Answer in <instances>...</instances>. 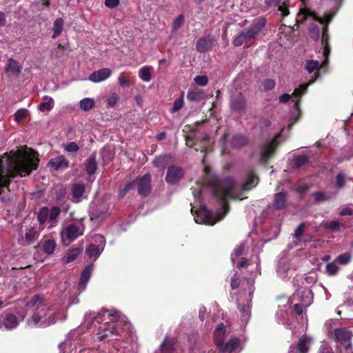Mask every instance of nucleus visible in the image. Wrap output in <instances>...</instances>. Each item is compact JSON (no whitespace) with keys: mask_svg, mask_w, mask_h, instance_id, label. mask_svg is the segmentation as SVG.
<instances>
[{"mask_svg":"<svg viewBox=\"0 0 353 353\" xmlns=\"http://www.w3.org/2000/svg\"><path fill=\"white\" fill-rule=\"evenodd\" d=\"M109 322L105 323L102 329L103 334L99 336V341H102L105 339L111 336H118L121 335V327L123 323L117 321L119 313L115 311H111L109 313Z\"/></svg>","mask_w":353,"mask_h":353,"instance_id":"7ed1b4c3","label":"nucleus"},{"mask_svg":"<svg viewBox=\"0 0 353 353\" xmlns=\"http://www.w3.org/2000/svg\"><path fill=\"white\" fill-rule=\"evenodd\" d=\"M241 285V279L240 277L237 276V274L235 273L234 276L231 279V287L233 290H236L239 288Z\"/></svg>","mask_w":353,"mask_h":353,"instance_id":"e2e57ef3","label":"nucleus"},{"mask_svg":"<svg viewBox=\"0 0 353 353\" xmlns=\"http://www.w3.org/2000/svg\"><path fill=\"white\" fill-rule=\"evenodd\" d=\"M304 68L309 74H312V72H314V74L311 77L308 82L301 84L299 88H307L308 86L317 79L319 70L321 68V65L318 61L308 60L306 61Z\"/></svg>","mask_w":353,"mask_h":353,"instance_id":"0eeeda50","label":"nucleus"},{"mask_svg":"<svg viewBox=\"0 0 353 353\" xmlns=\"http://www.w3.org/2000/svg\"><path fill=\"white\" fill-rule=\"evenodd\" d=\"M210 185L212 188L213 195L220 199L222 203L223 213L217 214V219L211 225L216 221H219L229 212L230 205L228 199H242L241 192L236 193L237 184L232 177L218 178L214 177L209 181Z\"/></svg>","mask_w":353,"mask_h":353,"instance_id":"f03ea898","label":"nucleus"},{"mask_svg":"<svg viewBox=\"0 0 353 353\" xmlns=\"http://www.w3.org/2000/svg\"><path fill=\"white\" fill-rule=\"evenodd\" d=\"M6 74L11 78H16L19 76L21 72V68L13 59H9L5 69Z\"/></svg>","mask_w":353,"mask_h":353,"instance_id":"a211bd4d","label":"nucleus"},{"mask_svg":"<svg viewBox=\"0 0 353 353\" xmlns=\"http://www.w3.org/2000/svg\"><path fill=\"white\" fill-rule=\"evenodd\" d=\"M84 228L83 224L80 222L72 223L65 226L63 235L67 240L72 242L79 236L83 235Z\"/></svg>","mask_w":353,"mask_h":353,"instance_id":"39448f33","label":"nucleus"},{"mask_svg":"<svg viewBox=\"0 0 353 353\" xmlns=\"http://www.w3.org/2000/svg\"><path fill=\"white\" fill-rule=\"evenodd\" d=\"M194 81L195 82V83L197 85L203 87V86L207 85L208 82V79L205 75H203V76H196V77H194Z\"/></svg>","mask_w":353,"mask_h":353,"instance_id":"5fc2aeb1","label":"nucleus"},{"mask_svg":"<svg viewBox=\"0 0 353 353\" xmlns=\"http://www.w3.org/2000/svg\"><path fill=\"white\" fill-rule=\"evenodd\" d=\"M313 195L315 201L321 202L327 199L325 193L323 192H315Z\"/></svg>","mask_w":353,"mask_h":353,"instance_id":"0e129e2a","label":"nucleus"},{"mask_svg":"<svg viewBox=\"0 0 353 353\" xmlns=\"http://www.w3.org/2000/svg\"><path fill=\"white\" fill-rule=\"evenodd\" d=\"M81 250L80 248H72L70 249L65 257L63 258V261L65 264H68L77 259L78 256L80 254Z\"/></svg>","mask_w":353,"mask_h":353,"instance_id":"7c9ffc66","label":"nucleus"},{"mask_svg":"<svg viewBox=\"0 0 353 353\" xmlns=\"http://www.w3.org/2000/svg\"><path fill=\"white\" fill-rule=\"evenodd\" d=\"M266 21L264 18L260 17L255 19L252 23L245 30L250 38L254 39L264 28Z\"/></svg>","mask_w":353,"mask_h":353,"instance_id":"f8f14e48","label":"nucleus"},{"mask_svg":"<svg viewBox=\"0 0 353 353\" xmlns=\"http://www.w3.org/2000/svg\"><path fill=\"white\" fill-rule=\"evenodd\" d=\"M252 39L249 36V34L245 30L240 32L239 34L234 37L232 41V43L234 46L239 47L243 45V43L245 41H248Z\"/></svg>","mask_w":353,"mask_h":353,"instance_id":"c756f323","label":"nucleus"},{"mask_svg":"<svg viewBox=\"0 0 353 353\" xmlns=\"http://www.w3.org/2000/svg\"><path fill=\"white\" fill-rule=\"evenodd\" d=\"M287 204V193L285 192H279L276 193L272 202V208L275 210H283L286 208Z\"/></svg>","mask_w":353,"mask_h":353,"instance_id":"6ab92c4d","label":"nucleus"},{"mask_svg":"<svg viewBox=\"0 0 353 353\" xmlns=\"http://www.w3.org/2000/svg\"><path fill=\"white\" fill-rule=\"evenodd\" d=\"M85 171L91 176L95 173L97 170V161L96 159V153L94 152L90 155L85 161Z\"/></svg>","mask_w":353,"mask_h":353,"instance_id":"5701e85b","label":"nucleus"},{"mask_svg":"<svg viewBox=\"0 0 353 353\" xmlns=\"http://www.w3.org/2000/svg\"><path fill=\"white\" fill-rule=\"evenodd\" d=\"M259 181V178L256 174L255 172L251 170L249 172L247 180H245V183L241 185L240 191H236V193H241L243 194V192L249 191L254 187H255Z\"/></svg>","mask_w":353,"mask_h":353,"instance_id":"dca6fc26","label":"nucleus"},{"mask_svg":"<svg viewBox=\"0 0 353 353\" xmlns=\"http://www.w3.org/2000/svg\"><path fill=\"white\" fill-rule=\"evenodd\" d=\"M235 92L232 94L230 105L232 109L236 112H241L245 107V100L242 95L241 92Z\"/></svg>","mask_w":353,"mask_h":353,"instance_id":"ddd939ff","label":"nucleus"},{"mask_svg":"<svg viewBox=\"0 0 353 353\" xmlns=\"http://www.w3.org/2000/svg\"><path fill=\"white\" fill-rule=\"evenodd\" d=\"M213 340L216 346L219 348L224 343L225 334H213Z\"/></svg>","mask_w":353,"mask_h":353,"instance_id":"864d4df0","label":"nucleus"},{"mask_svg":"<svg viewBox=\"0 0 353 353\" xmlns=\"http://www.w3.org/2000/svg\"><path fill=\"white\" fill-rule=\"evenodd\" d=\"M352 260V255L350 252H346L338 256L334 261L339 264L345 265L349 264Z\"/></svg>","mask_w":353,"mask_h":353,"instance_id":"c03bdc74","label":"nucleus"},{"mask_svg":"<svg viewBox=\"0 0 353 353\" xmlns=\"http://www.w3.org/2000/svg\"><path fill=\"white\" fill-rule=\"evenodd\" d=\"M111 73L112 72L109 68H102L92 72L90 75L89 79L93 82H100L108 78Z\"/></svg>","mask_w":353,"mask_h":353,"instance_id":"4be33fe9","label":"nucleus"},{"mask_svg":"<svg viewBox=\"0 0 353 353\" xmlns=\"http://www.w3.org/2000/svg\"><path fill=\"white\" fill-rule=\"evenodd\" d=\"M352 336V331L345 327L336 328L332 334L333 339L341 343L351 341Z\"/></svg>","mask_w":353,"mask_h":353,"instance_id":"2eb2a0df","label":"nucleus"},{"mask_svg":"<svg viewBox=\"0 0 353 353\" xmlns=\"http://www.w3.org/2000/svg\"><path fill=\"white\" fill-rule=\"evenodd\" d=\"M239 345V340L236 338L232 339L225 344L221 345L219 348V352L221 353H230Z\"/></svg>","mask_w":353,"mask_h":353,"instance_id":"393cba45","label":"nucleus"},{"mask_svg":"<svg viewBox=\"0 0 353 353\" xmlns=\"http://www.w3.org/2000/svg\"><path fill=\"white\" fill-rule=\"evenodd\" d=\"M54 106L53 102L42 101L39 105V110L41 112L50 111Z\"/></svg>","mask_w":353,"mask_h":353,"instance_id":"13d9d810","label":"nucleus"},{"mask_svg":"<svg viewBox=\"0 0 353 353\" xmlns=\"http://www.w3.org/2000/svg\"><path fill=\"white\" fill-rule=\"evenodd\" d=\"M46 315V312L45 310L42 309L37 312L33 313L32 316L29 320V323H32L33 325H37L42 319L43 316Z\"/></svg>","mask_w":353,"mask_h":353,"instance_id":"79ce46f5","label":"nucleus"},{"mask_svg":"<svg viewBox=\"0 0 353 353\" xmlns=\"http://www.w3.org/2000/svg\"><path fill=\"white\" fill-rule=\"evenodd\" d=\"M188 99L192 101H201L205 98V94L202 90H192L188 93Z\"/></svg>","mask_w":353,"mask_h":353,"instance_id":"2f4dec72","label":"nucleus"},{"mask_svg":"<svg viewBox=\"0 0 353 353\" xmlns=\"http://www.w3.org/2000/svg\"><path fill=\"white\" fill-rule=\"evenodd\" d=\"M184 105V92H181V96L174 100L173 106L170 109L172 113L178 112Z\"/></svg>","mask_w":353,"mask_h":353,"instance_id":"49530a36","label":"nucleus"},{"mask_svg":"<svg viewBox=\"0 0 353 353\" xmlns=\"http://www.w3.org/2000/svg\"><path fill=\"white\" fill-rule=\"evenodd\" d=\"M318 353H334L331 347L327 345H322L319 349Z\"/></svg>","mask_w":353,"mask_h":353,"instance_id":"774afa93","label":"nucleus"},{"mask_svg":"<svg viewBox=\"0 0 353 353\" xmlns=\"http://www.w3.org/2000/svg\"><path fill=\"white\" fill-rule=\"evenodd\" d=\"M27 116V110L26 109L19 110L14 113V119L17 122L22 121Z\"/></svg>","mask_w":353,"mask_h":353,"instance_id":"6e6d98bb","label":"nucleus"},{"mask_svg":"<svg viewBox=\"0 0 353 353\" xmlns=\"http://www.w3.org/2000/svg\"><path fill=\"white\" fill-rule=\"evenodd\" d=\"M95 101L94 99L85 98L79 102V107L81 110L86 112L94 107Z\"/></svg>","mask_w":353,"mask_h":353,"instance_id":"ea45409f","label":"nucleus"},{"mask_svg":"<svg viewBox=\"0 0 353 353\" xmlns=\"http://www.w3.org/2000/svg\"><path fill=\"white\" fill-rule=\"evenodd\" d=\"M48 213L49 222L51 223V227H53L61 214V209L59 207H53L50 209L48 208Z\"/></svg>","mask_w":353,"mask_h":353,"instance_id":"c9c22d12","label":"nucleus"},{"mask_svg":"<svg viewBox=\"0 0 353 353\" xmlns=\"http://www.w3.org/2000/svg\"><path fill=\"white\" fill-rule=\"evenodd\" d=\"M119 100V97L117 93H112L107 99V102L109 106L113 107L117 105Z\"/></svg>","mask_w":353,"mask_h":353,"instance_id":"680f3d73","label":"nucleus"},{"mask_svg":"<svg viewBox=\"0 0 353 353\" xmlns=\"http://www.w3.org/2000/svg\"><path fill=\"white\" fill-rule=\"evenodd\" d=\"M39 161L38 154L33 150L30 153L19 152L14 156L3 154L0 158V194L3 188H8L11 179L24 177L37 170Z\"/></svg>","mask_w":353,"mask_h":353,"instance_id":"f257e3e1","label":"nucleus"},{"mask_svg":"<svg viewBox=\"0 0 353 353\" xmlns=\"http://www.w3.org/2000/svg\"><path fill=\"white\" fill-rule=\"evenodd\" d=\"M332 6V8L334 9V12H330V13H327L326 14H325V17L323 18L322 17H319L317 19V21L321 23V24H325L323 28L325 26H327L328 23L332 21L334 15L335 14V12L338 10H336L332 3H330ZM328 28V27H327Z\"/></svg>","mask_w":353,"mask_h":353,"instance_id":"a18cd8bd","label":"nucleus"},{"mask_svg":"<svg viewBox=\"0 0 353 353\" xmlns=\"http://www.w3.org/2000/svg\"><path fill=\"white\" fill-rule=\"evenodd\" d=\"M346 176L343 172H339L336 175L335 180L333 182L334 188L336 190H341L345 187Z\"/></svg>","mask_w":353,"mask_h":353,"instance_id":"c85d7f7f","label":"nucleus"},{"mask_svg":"<svg viewBox=\"0 0 353 353\" xmlns=\"http://www.w3.org/2000/svg\"><path fill=\"white\" fill-rule=\"evenodd\" d=\"M70 162L65 156H57L49 160L48 167L54 169L55 171L64 170L68 168Z\"/></svg>","mask_w":353,"mask_h":353,"instance_id":"9b49d317","label":"nucleus"},{"mask_svg":"<svg viewBox=\"0 0 353 353\" xmlns=\"http://www.w3.org/2000/svg\"><path fill=\"white\" fill-rule=\"evenodd\" d=\"M95 241L100 244H90L89 246L85 250V254L86 255H88V257L90 259H93L94 260H96L98 257H99L101 253L103 247L105 243V239L103 236L101 234H96Z\"/></svg>","mask_w":353,"mask_h":353,"instance_id":"423d86ee","label":"nucleus"},{"mask_svg":"<svg viewBox=\"0 0 353 353\" xmlns=\"http://www.w3.org/2000/svg\"><path fill=\"white\" fill-rule=\"evenodd\" d=\"M42 230L43 228H40L39 230L36 225L26 227L24 232H21V237L18 239L19 244L22 246H28L32 244L38 240L40 230Z\"/></svg>","mask_w":353,"mask_h":353,"instance_id":"20e7f679","label":"nucleus"},{"mask_svg":"<svg viewBox=\"0 0 353 353\" xmlns=\"http://www.w3.org/2000/svg\"><path fill=\"white\" fill-rule=\"evenodd\" d=\"M214 41L213 36H206L199 39L196 43V50L201 53L205 52L212 49Z\"/></svg>","mask_w":353,"mask_h":353,"instance_id":"4468645a","label":"nucleus"},{"mask_svg":"<svg viewBox=\"0 0 353 353\" xmlns=\"http://www.w3.org/2000/svg\"><path fill=\"white\" fill-rule=\"evenodd\" d=\"M152 70V67L149 65H145L140 68L139 70V75L141 79L144 81H150Z\"/></svg>","mask_w":353,"mask_h":353,"instance_id":"e433bc0d","label":"nucleus"},{"mask_svg":"<svg viewBox=\"0 0 353 353\" xmlns=\"http://www.w3.org/2000/svg\"><path fill=\"white\" fill-rule=\"evenodd\" d=\"M160 349L163 352L171 353L174 349L172 341L165 338L161 345H160Z\"/></svg>","mask_w":353,"mask_h":353,"instance_id":"de8ad7c7","label":"nucleus"},{"mask_svg":"<svg viewBox=\"0 0 353 353\" xmlns=\"http://www.w3.org/2000/svg\"><path fill=\"white\" fill-rule=\"evenodd\" d=\"M306 225L305 223H301L299 225V226L296 228L294 231V236L297 240H300V238L302 237L304 230L305 228Z\"/></svg>","mask_w":353,"mask_h":353,"instance_id":"603ef678","label":"nucleus"},{"mask_svg":"<svg viewBox=\"0 0 353 353\" xmlns=\"http://www.w3.org/2000/svg\"><path fill=\"white\" fill-rule=\"evenodd\" d=\"M136 187V181H132L126 183L122 189L119 190V197L120 199L124 198V196L131 190H134Z\"/></svg>","mask_w":353,"mask_h":353,"instance_id":"58836bf2","label":"nucleus"},{"mask_svg":"<svg viewBox=\"0 0 353 353\" xmlns=\"http://www.w3.org/2000/svg\"><path fill=\"white\" fill-rule=\"evenodd\" d=\"M342 226L343 224L338 221H327L323 225V228L333 232L339 231Z\"/></svg>","mask_w":353,"mask_h":353,"instance_id":"4c0bfd02","label":"nucleus"},{"mask_svg":"<svg viewBox=\"0 0 353 353\" xmlns=\"http://www.w3.org/2000/svg\"><path fill=\"white\" fill-rule=\"evenodd\" d=\"M306 90H294V92L292 93V97H295L296 101L294 103V107L297 110H299V99L302 94L305 92Z\"/></svg>","mask_w":353,"mask_h":353,"instance_id":"8fccbe9b","label":"nucleus"},{"mask_svg":"<svg viewBox=\"0 0 353 353\" xmlns=\"http://www.w3.org/2000/svg\"><path fill=\"white\" fill-rule=\"evenodd\" d=\"M41 247L43 253L47 255H52L57 246L54 239L46 236L39 242L37 247Z\"/></svg>","mask_w":353,"mask_h":353,"instance_id":"f3484780","label":"nucleus"},{"mask_svg":"<svg viewBox=\"0 0 353 353\" xmlns=\"http://www.w3.org/2000/svg\"><path fill=\"white\" fill-rule=\"evenodd\" d=\"M248 143V138L245 135H234L231 141V146L235 149H240Z\"/></svg>","mask_w":353,"mask_h":353,"instance_id":"a878e982","label":"nucleus"},{"mask_svg":"<svg viewBox=\"0 0 353 353\" xmlns=\"http://www.w3.org/2000/svg\"><path fill=\"white\" fill-rule=\"evenodd\" d=\"M136 181V186L138 188V192L142 197H147L151 192V175L146 173L141 178Z\"/></svg>","mask_w":353,"mask_h":353,"instance_id":"1a4fd4ad","label":"nucleus"},{"mask_svg":"<svg viewBox=\"0 0 353 353\" xmlns=\"http://www.w3.org/2000/svg\"><path fill=\"white\" fill-rule=\"evenodd\" d=\"M281 137V134L274 136L272 141L267 143L262 151H261V159L266 163L272 156L274 155L276 148L279 145V139Z\"/></svg>","mask_w":353,"mask_h":353,"instance_id":"6e6552de","label":"nucleus"},{"mask_svg":"<svg viewBox=\"0 0 353 353\" xmlns=\"http://www.w3.org/2000/svg\"><path fill=\"white\" fill-rule=\"evenodd\" d=\"M310 161V158L305 155L295 156L294 160H292V168L298 170L303 165H305Z\"/></svg>","mask_w":353,"mask_h":353,"instance_id":"473e14b6","label":"nucleus"},{"mask_svg":"<svg viewBox=\"0 0 353 353\" xmlns=\"http://www.w3.org/2000/svg\"><path fill=\"white\" fill-rule=\"evenodd\" d=\"M71 191L73 198L79 199L83 195L85 191V185L83 183H74L72 185Z\"/></svg>","mask_w":353,"mask_h":353,"instance_id":"cd10ccee","label":"nucleus"},{"mask_svg":"<svg viewBox=\"0 0 353 353\" xmlns=\"http://www.w3.org/2000/svg\"><path fill=\"white\" fill-rule=\"evenodd\" d=\"M184 176V170L179 166L170 165L167 169L165 181L170 185H174Z\"/></svg>","mask_w":353,"mask_h":353,"instance_id":"9d476101","label":"nucleus"},{"mask_svg":"<svg viewBox=\"0 0 353 353\" xmlns=\"http://www.w3.org/2000/svg\"><path fill=\"white\" fill-rule=\"evenodd\" d=\"M3 325L9 329L17 327L18 325V320L16 315L14 314H7L6 319L3 320Z\"/></svg>","mask_w":353,"mask_h":353,"instance_id":"f704fd0d","label":"nucleus"},{"mask_svg":"<svg viewBox=\"0 0 353 353\" xmlns=\"http://www.w3.org/2000/svg\"><path fill=\"white\" fill-rule=\"evenodd\" d=\"M37 219L39 222L40 227L43 228L46 221H49V213L48 207H41L37 214Z\"/></svg>","mask_w":353,"mask_h":353,"instance_id":"72a5a7b5","label":"nucleus"},{"mask_svg":"<svg viewBox=\"0 0 353 353\" xmlns=\"http://www.w3.org/2000/svg\"><path fill=\"white\" fill-rule=\"evenodd\" d=\"M63 20L61 18L57 19L53 25V36L52 38H55L59 36L63 30Z\"/></svg>","mask_w":353,"mask_h":353,"instance_id":"a19ab883","label":"nucleus"},{"mask_svg":"<svg viewBox=\"0 0 353 353\" xmlns=\"http://www.w3.org/2000/svg\"><path fill=\"white\" fill-rule=\"evenodd\" d=\"M63 148L68 152H77L79 150L78 144L75 142H68L65 143Z\"/></svg>","mask_w":353,"mask_h":353,"instance_id":"3c124183","label":"nucleus"},{"mask_svg":"<svg viewBox=\"0 0 353 353\" xmlns=\"http://www.w3.org/2000/svg\"><path fill=\"white\" fill-rule=\"evenodd\" d=\"M119 83L121 87H129L130 85V80L123 73L121 74L119 77Z\"/></svg>","mask_w":353,"mask_h":353,"instance_id":"052dcab7","label":"nucleus"},{"mask_svg":"<svg viewBox=\"0 0 353 353\" xmlns=\"http://www.w3.org/2000/svg\"><path fill=\"white\" fill-rule=\"evenodd\" d=\"M328 40H329V37H328V33H327V26H325L323 28L322 39H321L322 45L323 46V54L324 57L325 58V61H324V63H326V61L328 59V57H329V55L330 54V51H331Z\"/></svg>","mask_w":353,"mask_h":353,"instance_id":"b1692460","label":"nucleus"},{"mask_svg":"<svg viewBox=\"0 0 353 353\" xmlns=\"http://www.w3.org/2000/svg\"><path fill=\"white\" fill-rule=\"evenodd\" d=\"M153 165L155 168H164L165 166V157L159 156L157 157L153 161Z\"/></svg>","mask_w":353,"mask_h":353,"instance_id":"bf43d9fd","label":"nucleus"},{"mask_svg":"<svg viewBox=\"0 0 353 353\" xmlns=\"http://www.w3.org/2000/svg\"><path fill=\"white\" fill-rule=\"evenodd\" d=\"M286 1H283L282 2V0H264V3L268 8L279 6V10L282 12L283 17H285L289 14Z\"/></svg>","mask_w":353,"mask_h":353,"instance_id":"aec40b11","label":"nucleus"},{"mask_svg":"<svg viewBox=\"0 0 353 353\" xmlns=\"http://www.w3.org/2000/svg\"><path fill=\"white\" fill-rule=\"evenodd\" d=\"M312 339L310 336L303 335L296 343V348L299 353H307Z\"/></svg>","mask_w":353,"mask_h":353,"instance_id":"412c9836","label":"nucleus"},{"mask_svg":"<svg viewBox=\"0 0 353 353\" xmlns=\"http://www.w3.org/2000/svg\"><path fill=\"white\" fill-rule=\"evenodd\" d=\"M184 22V17L183 14L179 15L174 21L172 24V30L177 31L183 25Z\"/></svg>","mask_w":353,"mask_h":353,"instance_id":"09e8293b","label":"nucleus"},{"mask_svg":"<svg viewBox=\"0 0 353 353\" xmlns=\"http://www.w3.org/2000/svg\"><path fill=\"white\" fill-rule=\"evenodd\" d=\"M340 269L337 266L336 261H334L332 263H327L325 266V271L328 276H334L337 274L338 271Z\"/></svg>","mask_w":353,"mask_h":353,"instance_id":"37998d69","label":"nucleus"},{"mask_svg":"<svg viewBox=\"0 0 353 353\" xmlns=\"http://www.w3.org/2000/svg\"><path fill=\"white\" fill-rule=\"evenodd\" d=\"M92 270L93 265L90 264L85 266L84 270L81 272L79 285H85L87 284L89 279L92 276Z\"/></svg>","mask_w":353,"mask_h":353,"instance_id":"bb28decb","label":"nucleus"},{"mask_svg":"<svg viewBox=\"0 0 353 353\" xmlns=\"http://www.w3.org/2000/svg\"><path fill=\"white\" fill-rule=\"evenodd\" d=\"M226 332V327L222 323H219L216 327L213 334H225Z\"/></svg>","mask_w":353,"mask_h":353,"instance_id":"69168bd1","label":"nucleus"},{"mask_svg":"<svg viewBox=\"0 0 353 353\" xmlns=\"http://www.w3.org/2000/svg\"><path fill=\"white\" fill-rule=\"evenodd\" d=\"M119 0H105V5L109 8H114L119 6Z\"/></svg>","mask_w":353,"mask_h":353,"instance_id":"338daca9","label":"nucleus"},{"mask_svg":"<svg viewBox=\"0 0 353 353\" xmlns=\"http://www.w3.org/2000/svg\"><path fill=\"white\" fill-rule=\"evenodd\" d=\"M241 313L244 321H248L250 316V306L244 305L241 308Z\"/></svg>","mask_w":353,"mask_h":353,"instance_id":"4d7b16f0","label":"nucleus"}]
</instances>
